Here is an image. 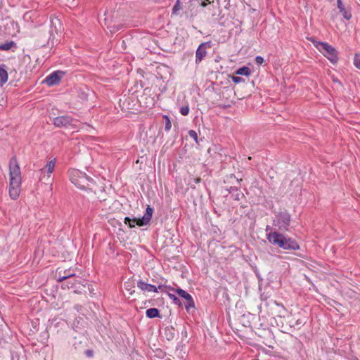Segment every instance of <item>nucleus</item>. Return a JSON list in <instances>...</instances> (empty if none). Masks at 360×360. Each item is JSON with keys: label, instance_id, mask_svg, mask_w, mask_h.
I'll return each instance as SVG.
<instances>
[{"label": "nucleus", "instance_id": "nucleus-1", "mask_svg": "<svg viewBox=\"0 0 360 360\" xmlns=\"http://www.w3.org/2000/svg\"><path fill=\"white\" fill-rule=\"evenodd\" d=\"M9 195L15 200L20 195L21 186V172L15 156L12 157L9 161Z\"/></svg>", "mask_w": 360, "mask_h": 360}, {"label": "nucleus", "instance_id": "nucleus-2", "mask_svg": "<svg viewBox=\"0 0 360 360\" xmlns=\"http://www.w3.org/2000/svg\"><path fill=\"white\" fill-rule=\"evenodd\" d=\"M266 238L270 243L285 250H297L300 249L297 242L278 231H271L266 234Z\"/></svg>", "mask_w": 360, "mask_h": 360}, {"label": "nucleus", "instance_id": "nucleus-3", "mask_svg": "<svg viewBox=\"0 0 360 360\" xmlns=\"http://www.w3.org/2000/svg\"><path fill=\"white\" fill-rule=\"evenodd\" d=\"M308 39L333 64L338 63L339 59L338 56V52L333 46L330 45L327 42L319 41L314 37L308 38Z\"/></svg>", "mask_w": 360, "mask_h": 360}, {"label": "nucleus", "instance_id": "nucleus-4", "mask_svg": "<svg viewBox=\"0 0 360 360\" xmlns=\"http://www.w3.org/2000/svg\"><path fill=\"white\" fill-rule=\"evenodd\" d=\"M70 178L72 183L82 190L91 189L90 186L94 184L92 178L78 169L72 171Z\"/></svg>", "mask_w": 360, "mask_h": 360}, {"label": "nucleus", "instance_id": "nucleus-5", "mask_svg": "<svg viewBox=\"0 0 360 360\" xmlns=\"http://www.w3.org/2000/svg\"><path fill=\"white\" fill-rule=\"evenodd\" d=\"M153 213V208L148 206L144 215L141 218H130L129 217H126L124 219V222L125 224L128 225L129 228H134L136 225L139 226H143L149 224L151 220Z\"/></svg>", "mask_w": 360, "mask_h": 360}, {"label": "nucleus", "instance_id": "nucleus-6", "mask_svg": "<svg viewBox=\"0 0 360 360\" xmlns=\"http://www.w3.org/2000/svg\"><path fill=\"white\" fill-rule=\"evenodd\" d=\"M291 216L286 211L279 212L275 214L273 219V226L278 227V230L281 231H288L290 224Z\"/></svg>", "mask_w": 360, "mask_h": 360}, {"label": "nucleus", "instance_id": "nucleus-7", "mask_svg": "<svg viewBox=\"0 0 360 360\" xmlns=\"http://www.w3.org/2000/svg\"><path fill=\"white\" fill-rule=\"evenodd\" d=\"M169 290L175 292L179 297H181V298L185 300V301H186L185 307H186L187 311H188L191 308L195 307V303H194L193 297L186 291H185L184 290H183L180 288H174L169 287Z\"/></svg>", "mask_w": 360, "mask_h": 360}, {"label": "nucleus", "instance_id": "nucleus-8", "mask_svg": "<svg viewBox=\"0 0 360 360\" xmlns=\"http://www.w3.org/2000/svg\"><path fill=\"white\" fill-rule=\"evenodd\" d=\"M65 72L61 70H56L48 75L44 82L48 86H51L60 83Z\"/></svg>", "mask_w": 360, "mask_h": 360}, {"label": "nucleus", "instance_id": "nucleus-9", "mask_svg": "<svg viewBox=\"0 0 360 360\" xmlns=\"http://www.w3.org/2000/svg\"><path fill=\"white\" fill-rule=\"evenodd\" d=\"M212 47V41L201 43L195 51V63L199 64L207 56V49Z\"/></svg>", "mask_w": 360, "mask_h": 360}, {"label": "nucleus", "instance_id": "nucleus-10", "mask_svg": "<svg viewBox=\"0 0 360 360\" xmlns=\"http://www.w3.org/2000/svg\"><path fill=\"white\" fill-rule=\"evenodd\" d=\"M53 124L57 127H68V126L73 125L74 120L68 115H62L56 117L53 119Z\"/></svg>", "mask_w": 360, "mask_h": 360}, {"label": "nucleus", "instance_id": "nucleus-11", "mask_svg": "<svg viewBox=\"0 0 360 360\" xmlns=\"http://www.w3.org/2000/svg\"><path fill=\"white\" fill-rule=\"evenodd\" d=\"M137 287L141 289L142 291H147V292H158V288L155 285L146 283L142 280H139L137 282Z\"/></svg>", "mask_w": 360, "mask_h": 360}, {"label": "nucleus", "instance_id": "nucleus-12", "mask_svg": "<svg viewBox=\"0 0 360 360\" xmlns=\"http://www.w3.org/2000/svg\"><path fill=\"white\" fill-rule=\"evenodd\" d=\"M70 270H65L62 274V271H58V282H62L67 279H70L75 276V274L70 272Z\"/></svg>", "mask_w": 360, "mask_h": 360}, {"label": "nucleus", "instance_id": "nucleus-13", "mask_svg": "<svg viewBox=\"0 0 360 360\" xmlns=\"http://www.w3.org/2000/svg\"><path fill=\"white\" fill-rule=\"evenodd\" d=\"M7 67L5 64L0 65V84L3 85L8 81Z\"/></svg>", "mask_w": 360, "mask_h": 360}, {"label": "nucleus", "instance_id": "nucleus-14", "mask_svg": "<svg viewBox=\"0 0 360 360\" xmlns=\"http://www.w3.org/2000/svg\"><path fill=\"white\" fill-rule=\"evenodd\" d=\"M338 8H339L340 12L342 14L343 17L349 20L352 18V14L350 12L347 11L342 2L341 0H338Z\"/></svg>", "mask_w": 360, "mask_h": 360}, {"label": "nucleus", "instance_id": "nucleus-15", "mask_svg": "<svg viewBox=\"0 0 360 360\" xmlns=\"http://www.w3.org/2000/svg\"><path fill=\"white\" fill-rule=\"evenodd\" d=\"M227 191L229 193H233L235 200H240L243 197V194L238 191L236 186H231Z\"/></svg>", "mask_w": 360, "mask_h": 360}, {"label": "nucleus", "instance_id": "nucleus-16", "mask_svg": "<svg viewBox=\"0 0 360 360\" xmlns=\"http://www.w3.org/2000/svg\"><path fill=\"white\" fill-rule=\"evenodd\" d=\"M146 315L149 319L160 318V310L157 308H150L146 310Z\"/></svg>", "mask_w": 360, "mask_h": 360}, {"label": "nucleus", "instance_id": "nucleus-17", "mask_svg": "<svg viewBox=\"0 0 360 360\" xmlns=\"http://www.w3.org/2000/svg\"><path fill=\"white\" fill-rule=\"evenodd\" d=\"M251 73L250 69L247 66H243L236 71V75L249 76Z\"/></svg>", "mask_w": 360, "mask_h": 360}, {"label": "nucleus", "instance_id": "nucleus-18", "mask_svg": "<svg viewBox=\"0 0 360 360\" xmlns=\"http://www.w3.org/2000/svg\"><path fill=\"white\" fill-rule=\"evenodd\" d=\"M72 279L71 280L70 279H68V281L66 282V283H64L63 285H62V288H75L76 287V283H77V281L76 279L75 278V277L72 278Z\"/></svg>", "mask_w": 360, "mask_h": 360}, {"label": "nucleus", "instance_id": "nucleus-19", "mask_svg": "<svg viewBox=\"0 0 360 360\" xmlns=\"http://www.w3.org/2000/svg\"><path fill=\"white\" fill-rule=\"evenodd\" d=\"M55 164H56V162L54 160H52L49 162H48L46 163V165H45V167L42 169H41V171H44L45 169H46V172L49 173V174H51L53 172V169H54V167H55Z\"/></svg>", "mask_w": 360, "mask_h": 360}, {"label": "nucleus", "instance_id": "nucleus-20", "mask_svg": "<svg viewBox=\"0 0 360 360\" xmlns=\"http://www.w3.org/2000/svg\"><path fill=\"white\" fill-rule=\"evenodd\" d=\"M15 45V42L13 41H6L4 44H0V50L2 51H8L10 50L13 46Z\"/></svg>", "mask_w": 360, "mask_h": 360}, {"label": "nucleus", "instance_id": "nucleus-21", "mask_svg": "<svg viewBox=\"0 0 360 360\" xmlns=\"http://www.w3.org/2000/svg\"><path fill=\"white\" fill-rule=\"evenodd\" d=\"M168 296L173 301L174 304H175L179 307L182 306V303H181L180 299L178 297H176L175 295L172 294V293H168Z\"/></svg>", "mask_w": 360, "mask_h": 360}, {"label": "nucleus", "instance_id": "nucleus-22", "mask_svg": "<svg viewBox=\"0 0 360 360\" xmlns=\"http://www.w3.org/2000/svg\"><path fill=\"white\" fill-rule=\"evenodd\" d=\"M163 118L165 120V131H169L172 127V124H171L169 117L167 115H164Z\"/></svg>", "mask_w": 360, "mask_h": 360}, {"label": "nucleus", "instance_id": "nucleus-23", "mask_svg": "<svg viewBox=\"0 0 360 360\" xmlns=\"http://www.w3.org/2000/svg\"><path fill=\"white\" fill-rule=\"evenodd\" d=\"M188 135L189 136L193 139L196 143H199L198 139V134L197 132L194 130H189L188 131Z\"/></svg>", "mask_w": 360, "mask_h": 360}, {"label": "nucleus", "instance_id": "nucleus-24", "mask_svg": "<svg viewBox=\"0 0 360 360\" xmlns=\"http://www.w3.org/2000/svg\"><path fill=\"white\" fill-rule=\"evenodd\" d=\"M180 112L182 115L186 116L189 113V106L188 105H184L180 108Z\"/></svg>", "mask_w": 360, "mask_h": 360}, {"label": "nucleus", "instance_id": "nucleus-25", "mask_svg": "<svg viewBox=\"0 0 360 360\" xmlns=\"http://www.w3.org/2000/svg\"><path fill=\"white\" fill-rule=\"evenodd\" d=\"M231 79L232 81L236 83V84H238L241 82H244V79L240 77H238V76H236V75H233L231 76Z\"/></svg>", "mask_w": 360, "mask_h": 360}, {"label": "nucleus", "instance_id": "nucleus-26", "mask_svg": "<svg viewBox=\"0 0 360 360\" xmlns=\"http://www.w3.org/2000/svg\"><path fill=\"white\" fill-rule=\"evenodd\" d=\"M181 8L179 0H177L176 4L172 8V13H176V12Z\"/></svg>", "mask_w": 360, "mask_h": 360}, {"label": "nucleus", "instance_id": "nucleus-27", "mask_svg": "<svg viewBox=\"0 0 360 360\" xmlns=\"http://www.w3.org/2000/svg\"><path fill=\"white\" fill-rule=\"evenodd\" d=\"M125 290L129 292V295H132L134 292V290H131V286L129 282H126L124 284Z\"/></svg>", "mask_w": 360, "mask_h": 360}, {"label": "nucleus", "instance_id": "nucleus-28", "mask_svg": "<svg viewBox=\"0 0 360 360\" xmlns=\"http://www.w3.org/2000/svg\"><path fill=\"white\" fill-rule=\"evenodd\" d=\"M354 65L358 69H360V58H358L357 54L355 55L354 58Z\"/></svg>", "mask_w": 360, "mask_h": 360}, {"label": "nucleus", "instance_id": "nucleus-29", "mask_svg": "<svg viewBox=\"0 0 360 360\" xmlns=\"http://www.w3.org/2000/svg\"><path fill=\"white\" fill-rule=\"evenodd\" d=\"M255 60V63L258 65H262L264 63V58H263V57H262L260 56H256Z\"/></svg>", "mask_w": 360, "mask_h": 360}, {"label": "nucleus", "instance_id": "nucleus-30", "mask_svg": "<svg viewBox=\"0 0 360 360\" xmlns=\"http://www.w3.org/2000/svg\"><path fill=\"white\" fill-rule=\"evenodd\" d=\"M85 354L88 357H92L94 356V351L91 349H87L85 351Z\"/></svg>", "mask_w": 360, "mask_h": 360}, {"label": "nucleus", "instance_id": "nucleus-31", "mask_svg": "<svg viewBox=\"0 0 360 360\" xmlns=\"http://www.w3.org/2000/svg\"><path fill=\"white\" fill-rule=\"evenodd\" d=\"M266 234L271 232V231H276V229H274L271 226L268 225L266 226L265 229Z\"/></svg>", "mask_w": 360, "mask_h": 360}, {"label": "nucleus", "instance_id": "nucleus-32", "mask_svg": "<svg viewBox=\"0 0 360 360\" xmlns=\"http://www.w3.org/2000/svg\"><path fill=\"white\" fill-rule=\"evenodd\" d=\"M164 288H167V287L166 285H162V284H159L158 286L157 287L158 290H160L162 291L163 290Z\"/></svg>", "mask_w": 360, "mask_h": 360}, {"label": "nucleus", "instance_id": "nucleus-33", "mask_svg": "<svg viewBox=\"0 0 360 360\" xmlns=\"http://www.w3.org/2000/svg\"><path fill=\"white\" fill-rule=\"evenodd\" d=\"M181 334H182V335L187 337V331H186L185 327H184V330H182Z\"/></svg>", "mask_w": 360, "mask_h": 360}, {"label": "nucleus", "instance_id": "nucleus-34", "mask_svg": "<svg viewBox=\"0 0 360 360\" xmlns=\"http://www.w3.org/2000/svg\"><path fill=\"white\" fill-rule=\"evenodd\" d=\"M56 22H60L59 19H58L57 18H55L54 19H52V20H51V22L52 24H54Z\"/></svg>", "mask_w": 360, "mask_h": 360}, {"label": "nucleus", "instance_id": "nucleus-35", "mask_svg": "<svg viewBox=\"0 0 360 360\" xmlns=\"http://www.w3.org/2000/svg\"><path fill=\"white\" fill-rule=\"evenodd\" d=\"M302 324H303V322L300 319L297 320L295 322V325H297V326L302 325Z\"/></svg>", "mask_w": 360, "mask_h": 360}, {"label": "nucleus", "instance_id": "nucleus-36", "mask_svg": "<svg viewBox=\"0 0 360 360\" xmlns=\"http://www.w3.org/2000/svg\"><path fill=\"white\" fill-rule=\"evenodd\" d=\"M201 181V179L200 178H196L195 179V182L198 184Z\"/></svg>", "mask_w": 360, "mask_h": 360}, {"label": "nucleus", "instance_id": "nucleus-37", "mask_svg": "<svg viewBox=\"0 0 360 360\" xmlns=\"http://www.w3.org/2000/svg\"><path fill=\"white\" fill-rule=\"evenodd\" d=\"M229 178L230 179H236V176L233 174H231Z\"/></svg>", "mask_w": 360, "mask_h": 360}, {"label": "nucleus", "instance_id": "nucleus-38", "mask_svg": "<svg viewBox=\"0 0 360 360\" xmlns=\"http://www.w3.org/2000/svg\"><path fill=\"white\" fill-rule=\"evenodd\" d=\"M240 181V180H238V179H236V181H237V182H239Z\"/></svg>", "mask_w": 360, "mask_h": 360}, {"label": "nucleus", "instance_id": "nucleus-39", "mask_svg": "<svg viewBox=\"0 0 360 360\" xmlns=\"http://www.w3.org/2000/svg\"><path fill=\"white\" fill-rule=\"evenodd\" d=\"M359 1H360V0H359Z\"/></svg>", "mask_w": 360, "mask_h": 360}]
</instances>
